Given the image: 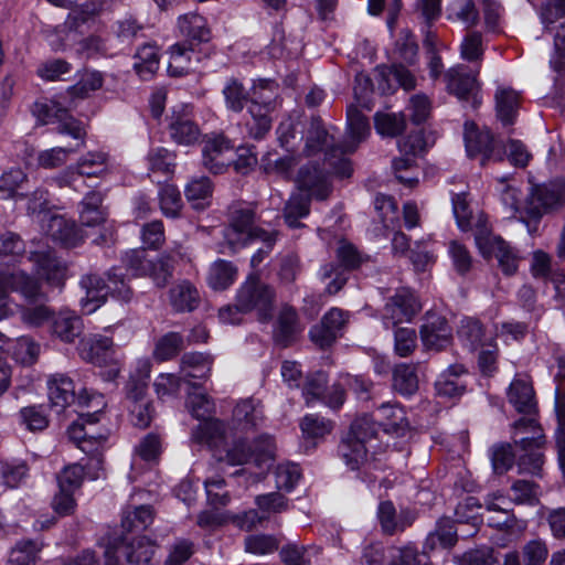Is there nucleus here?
Wrapping results in <instances>:
<instances>
[{"mask_svg":"<svg viewBox=\"0 0 565 565\" xmlns=\"http://www.w3.org/2000/svg\"><path fill=\"white\" fill-rule=\"evenodd\" d=\"M49 399L51 406L60 413L71 405L75 398V386L71 377L64 374H53L47 380Z\"/></svg>","mask_w":565,"mask_h":565,"instance_id":"obj_26","label":"nucleus"},{"mask_svg":"<svg viewBox=\"0 0 565 565\" xmlns=\"http://www.w3.org/2000/svg\"><path fill=\"white\" fill-rule=\"evenodd\" d=\"M302 330L303 327L297 310L287 303L282 305L274 324L273 339L275 343L287 348L296 341Z\"/></svg>","mask_w":565,"mask_h":565,"instance_id":"obj_16","label":"nucleus"},{"mask_svg":"<svg viewBox=\"0 0 565 565\" xmlns=\"http://www.w3.org/2000/svg\"><path fill=\"white\" fill-rule=\"evenodd\" d=\"M422 305L409 288H399L390 297L383 309V323L386 329L402 322H409L419 311Z\"/></svg>","mask_w":565,"mask_h":565,"instance_id":"obj_9","label":"nucleus"},{"mask_svg":"<svg viewBox=\"0 0 565 565\" xmlns=\"http://www.w3.org/2000/svg\"><path fill=\"white\" fill-rule=\"evenodd\" d=\"M377 88L382 94L392 93L397 86L406 90L413 89L416 85L414 75L403 65L392 66L380 65L375 68Z\"/></svg>","mask_w":565,"mask_h":565,"instance_id":"obj_17","label":"nucleus"},{"mask_svg":"<svg viewBox=\"0 0 565 565\" xmlns=\"http://www.w3.org/2000/svg\"><path fill=\"white\" fill-rule=\"evenodd\" d=\"M255 504L263 514L260 519H268L289 509V500L280 492H269L255 498Z\"/></svg>","mask_w":565,"mask_h":565,"instance_id":"obj_55","label":"nucleus"},{"mask_svg":"<svg viewBox=\"0 0 565 565\" xmlns=\"http://www.w3.org/2000/svg\"><path fill=\"white\" fill-rule=\"evenodd\" d=\"M70 439L85 454L90 455L87 463L88 469L100 470L103 466V457L98 448L104 444L103 436H94L86 431L85 425L78 420L74 422L67 430Z\"/></svg>","mask_w":565,"mask_h":565,"instance_id":"obj_19","label":"nucleus"},{"mask_svg":"<svg viewBox=\"0 0 565 565\" xmlns=\"http://www.w3.org/2000/svg\"><path fill=\"white\" fill-rule=\"evenodd\" d=\"M513 435H524L515 445L523 452L519 456L518 467L521 472L540 476L544 463V456L540 449L545 444V436L537 422L532 418H520L513 424Z\"/></svg>","mask_w":565,"mask_h":565,"instance_id":"obj_3","label":"nucleus"},{"mask_svg":"<svg viewBox=\"0 0 565 565\" xmlns=\"http://www.w3.org/2000/svg\"><path fill=\"white\" fill-rule=\"evenodd\" d=\"M263 420V406L255 399H243L234 407L232 424L234 429L238 431L245 434L253 431Z\"/></svg>","mask_w":565,"mask_h":565,"instance_id":"obj_22","label":"nucleus"},{"mask_svg":"<svg viewBox=\"0 0 565 565\" xmlns=\"http://www.w3.org/2000/svg\"><path fill=\"white\" fill-rule=\"evenodd\" d=\"M324 151V164L333 168L339 178H349L352 174L351 161L344 157L342 146L333 143V137L324 128L322 120L313 117L306 134L303 153L307 157Z\"/></svg>","mask_w":565,"mask_h":565,"instance_id":"obj_2","label":"nucleus"},{"mask_svg":"<svg viewBox=\"0 0 565 565\" xmlns=\"http://www.w3.org/2000/svg\"><path fill=\"white\" fill-rule=\"evenodd\" d=\"M108 156L105 152H88L82 157L75 169L78 174L85 177H99L106 171Z\"/></svg>","mask_w":565,"mask_h":565,"instance_id":"obj_62","label":"nucleus"},{"mask_svg":"<svg viewBox=\"0 0 565 565\" xmlns=\"http://www.w3.org/2000/svg\"><path fill=\"white\" fill-rule=\"evenodd\" d=\"M377 434L376 423L367 415L354 419L345 437L370 447Z\"/></svg>","mask_w":565,"mask_h":565,"instance_id":"obj_59","label":"nucleus"},{"mask_svg":"<svg viewBox=\"0 0 565 565\" xmlns=\"http://www.w3.org/2000/svg\"><path fill=\"white\" fill-rule=\"evenodd\" d=\"M457 532L454 522L449 519H441L437 522L436 529L427 537V545L431 548L440 546L443 548L451 547L457 542Z\"/></svg>","mask_w":565,"mask_h":565,"instance_id":"obj_53","label":"nucleus"},{"mask_svg":"<svg viewBox=\"0 0 565 565\" xmlns=\"http://www.w3.org/2000/svg\"><path fill=\"white\" fill-rule=\"evenodd\" d=\"M152 521V508L150 505H139L124 515L121 527L126 533H138L145 531Z\"/></svg>","mask_w":565,"mask_h":565,"instance_id":"obj_50","label":"nucleus"},{"mask_svg":"<svg viewBox=\"0 0 565 565\" xmlns=\"http://www.w3.org/2000/svg\"><path fill=\"white\" fill-rule=\"evenodd\" d=\"M156 547V544L146 536H139L131 541L124 536L120 545L113 547V551L115 553L120 551L131 565H152Z\"/></svg>","mask_w":565,"mask_h":565,"instance_id":"obj_21","label":"nucleus"},{"mask_svg":"<svg viewBox=\"0 0 565 565\" xmlns=\"http://www.w3.org/2000/svg\"><path fill=\"white\" fill-rule=\"evenodd\" d=\"M82 331L83 321L73 312L63 311L52 318V332L64 342H74Z\"/></svg>","mask_w":565,"mask_h":565,"instance_id":"obj_35","label":"nucleus"},{"mask_svg":"<svg viewBox=\"0 0 565 565\" xmlns=\"http://www.w3.org/2000/svg\"><path fill=\"white\" fill-rule=\"evenodd\" d=\"M168 72L171 76H183L193 68L194 45L175 43L169 49Z\"/></svg>","mask_w":565,"mask_h":565,"instance_id":"obj_34","label":"nucleus"},{"mask_svg":"<svg viewBox=\"0 0 565 565\" xmlns=\"http://www.w3.org/2000/svg\"><path fill=\"white\" fill-rule=\"evenodd\" d=\"M233 146L223 135H211L205 138L202 148V164L214 174L226 171L232 159L226 158Z\"/></svg>","mask_w":565,"mask_h":565,"instance_id":"obj_14","label":"nucleus"},{"mask_svg":"<svg viewBox=\"0 0 565 565\" xmlns=\"http://www.w3.org/2000/svg\"><path fill=\"white\" fill-rule=\"evenodd\" d=\"M134 68L142 79H149L159 68V55L156 45L146 43L135 54Z\"/></svg>","mask_w":565,"mask_h":565,"instance_id":"obj_47","label":"nucleus"},{"mask_svg":"<svg viewBox=\"0 0 565 565\" xmlns=\"http://www.w3.org/2000/svg\"><path fill=\"white\" fill-rule=\"evenodd\" d=\"M419 333L426 350L441 351L452 340L451 328L446 318L435 312L426 313L425 322L422 324Z\"/></svg>","mask_w":565,"mask_h":565,"instance_id":"obj_12","label":"nucleus"},{"mask_svg":"<svg viewBox=\"0 0 565 565\" xmlns=\"http://www.w3.org/2000/svg\"><path fill=\"white\" fill-rule=\"evenodd\" d=\"M508 401L516 412L532 415L536 411L535 394L527 375L518 374L508 388Z\"/></svg>","mask_w":565,"mask_h":565,"instance_id":"obj_20","label":"nucleus"},{"mask_svg":"<svg viewBox=\"0 0 565 565\" xmlns=\"http://www.w3.org/2000/svg\"><path fill=\"white\" fill-rule=\"evenodd\" d=\"M44 234L65 247H75L83 242L82 231L74 221L53 213L44 215L40 225Z\"/></svg>","mask_w":565,"mask_h":565,"instance_id":"obj_13","label":"nucleus"},{"mask_svg":"<svg viewBox=\"0 0 565 565\" xmlns=\"http://www.w3.org/2000/svg\"><path fill=\"white\" fill-rule=\"evenodd\" d=\"M484 257H495L499 267L505 275H513L518 270L519 256L516 250L504 239L498 237L490 244L489 250Z\"/></svg>","mask_w":565,"mask_h":565,"instance_id":"obj_37","label":"nucleus"},{"mask_svg":"<svg viewBox=\"0 0 565 565\" xmlns=\"http://www.w3.org/2000/svg\"><path fill=\"white\" fill-rule=\"evenodd\" d=\"M169 303L175 312H192L200 306L201 295L190 280L181 279L169 289Z\"/></svg>","mask_w":565,"mask_h":565,"instance_id":"obj_23","label":"nucleus"},{"mask_svg":"<svg viewBox=\"0 0 565 565\" xmlns=\"http://www.w3.org/2000/svg\"><path fill=\"white\" fill-rule=\"evenodd\" d=\"M256 214L250 205L238 206L231 212L230 225L224 232V237L233 250L244 247L254 241H262L268 247L274 246L278 233L266 231L255 226Z\"/></svg>","mask_w":565,"mask_h":565,"instance_id":"obj_4","label":"nucleus"},{"mask_svg":"<svg viewBox=\"0 0 565 565\" xmlns=\"http://www.w3.org/2000/svg\"><path fill=\"white\" fill-rule=\"evenodd\" d=\"M33 260L39 274L50 284L61 285L65 278V267L51 253H35Z\"/></svg>","mask_w":565,"mask_h":565,"instance_id":"obj_44","label":"nucleus"},{"mask_svg":"<svg viewBox=\"0 0 565 565\" xmlns=\"http://www.w3.org/2000/svg\"><path fill=\"white\" fill-rule=\"evenodd\" d=\"M237 268L231 262L217 259L210 266L207 284L214 290H225L235 281Z\"/></svg>","mask_w":565,"mask_h":565,"instance_id":"obj_39","label":"nucleus"},{"mask_svg":"<svg viewBox=\"0 0 565 565\" xmlns=\"http://www.w3.org/2000/svg\"><path fill=\"white\" fill-rule=\"evenodd\" d=\"M103 201V194L97 191H90L84 196L79 204V220L83 225L97 226L106 221Z\"/></svg>","mask_w":565,"mask_h":565,"instance_id":"obj_32","label":"nucleus"},{"mask_svg":"<svg viewBox=\"0 0 565 565\" xmlns=\"http://www.w3.org/2000/svg\"><path fill=\"white\" fill-rule=\"evenodd\" d=\"M160 209L164 216L175 218L183 206L180 191L172 184L161 186L159 191Z\"/></svg>","mask_w":565,"mask_h":565,"instance_id":"obj_60","label":"nucleus"},{"mask_svg":"<svg viewBox=\"0 0 565 565\" xmlns=\"http://www.w3.org/2000/svg\"><path fill=\"white\" fill-rule=\"evenodd\" d=\"M374 122L376 131L385 137H396L406 128L405 118L402 114H376Z\"/></svg>","mask_w":565,"mask_h":565,"instance_id":"obj_63","label":"nucleus"},{"mask_svg":"<svg viewBox=\"0 0 565 565\" xmlns=\"http://www.w3.org/2000/svg\"><path fill=\"white\" fill-rule=\"evenodd\" d=\"M178 28L181 34L186 38L192 45L207 42L211 38L205 18L195 12L180 15L178 19Z\"/></svg>","mask_w":565,"mask_h":565,"instance_id":"obj_30","label":"nucleus"},{"mask_svg":"<svg viewBox=\"0 0 565 565\" xmlns=\"http://www.w3.org/2000/svg\"><path fill=\"white\" fill-rule=\"evenodd\" d=\"M328 387V375L322 371H317L307 376L306 383L302 390V395L308 406L312 405L318 401H323L324 393Z\"/></svg>","mask_w":565,"mask_h":565,"instance_id":"obj_56","label":"nucleus"},{"mask_svg":"<svg viewBox=\"0 0 565 565\" xmlns=\"http://www.w3.org/2000/svg\"><path fill=\"white\" fill-rule=\"evenodd\" d=\"M268 107V105L259 106L257 103L249 102L245 126L250 138L260 140L270 131L273 114L276 110Z\"/></svg>","mask_w":565,"mask_h":565,"instance_id":"obj_29","label":"nucleus"},{"mask_svg":"<svg viewBox=\"0 0 565 565\" xmlns=\"http://www.w3.org/2000/svg\"><path fill=\"white\" fill-rule=\"evenodd\" d=\"M377 422L383 431L396 437H403L409 429L405 411L396 405L385 403L377 408Z\"/></svg>","mask_w":565,"mask_h":565,"instance_id":"obj_24","label":"nucleus"},{"mask_svg":"<svg viewBox=\"0 0 565 565\" xmlns=\"http://www.w3.org/2000/svg\"><path fill=\"white\" fill-rule=\"evenodd\" d=\"M302 437L307 441H316L323 439L333 429V423L317 414L306 415L300 422Z\"/></svg>","mask_w":565,"mask_h":565,"instance_id":"obj_48","label":"nucleus"},{"mask_svg":"<svg viewBox=\"0 0 565 565\" xmlns=\"http://www.w3.org/2000/svg\"><path fill=\"white\" fill-rule=\"evenodd\" d=\"M113 347V340L105 335L94 334L85 337L78 345L79 355L88 362L99 363L107 351Z\"/></svg>","mask_w":565,"mask_h":565,"instance_id":"obj_41","label":"nucleus"},{"mask_svg":"<svg viewBox=\"0 0 565 565\" xmlns=\"http://www.w3.org/2000/svg\"><path fill=\"white\" fill-rule=\"evenodd\" d=\"M477 75L478 72H471L465 65L449 68L445 74L448 93L455 95L459 100H471V106L477 108L481 104Z\"/></svg>","mask_w":565,"mask_h":565,"instance_id":"obj_10","label":"nucleus"},{"mask_svg":"<svg viewBox=\"0 0 565 565\" xmlns=\"http://www.w3.org/2000/svg\"><path fill=\"white\" fill-rule=\"evenodd\" d=\"M213 185L207 177L191 180L185 186V198L195 210H203L210 204Z\"/></svg>","mask_w":565,"mask_h":565,"instance_id":"obj_46","label":"nucleus"},{"mask_svg":"<svg viewBox=\"0 0 565 565\" xmlns=\"http://www.w3.org/2000/svg\"><path fill=\"white\" fill-rule=\"evenodd\" d=\"M377 516L382 526V530L386 534H394L398 531H404L412 524V520L397 521L396 510L391 501H383L379 504Z\"/></svg>","mask_w":565,"mask_h":565,"instance_id":"obj_57","label":"nucleus"},{"mask_svg":"<svg viewBox=\"0 0 565 565\" xmlns=\"http://www.w3.org/2000/svg\"><path fill=\"white\" fill-rule=\"evenodd\" d=\"M104 83L103 74L98 71H84L79 79L71 87L67 93L75 98H87L93 92L102 88Z\"/></svg>","mask_w":565,"mask_h":565,"instance_id":"obj_51","label":"nucleus"},{"mask_svg":"<svg viewBox=\"0 0 565 565\" xmlns=\"http://www.w3.org/2000/svg\"><path fill=\"white\" fill-rule=\"evenodd\" d=\"M147 266L145 277H149L158 288H164L173 276L174 260L171 254H162Z\"/></svg>","mask_w":565,"mask_h":565,"instance_id":"obj_42","label":"nucleus"},{"mask_svg":"<svg viewBox=\"0 0 565 565\" xmlns=\"http://www.w3.org/2000/svg\"><path fill=\"white\" fill-rule=\"evenodd\" d=\"M465 145L469 157L481 156V166L504 160V146L497 142L488 129L480 130L473 122L465 124Z\"/></svg>","mask_w":565,"mask_h":565,"instance_id":"obj_6","label":"nucleus"},{"mask_svg":"<svg viewBox=\"0 0 565 565\" xmlns=\"http://www.w3.org/2000/svg\"><path fill=\"white\" fill-rule=\"evenodd\" d=\"M106 277L107 281L97 274L82 276L79 286L85 291V296L81 299V305L86 313L96 311L105 303L108 295L122 302H129L132 299V288L120 268H110Z\"/></svg>","mask_w":565,"mask_h":565,"instance_id":"obj_1","label":"nucleus"},{"mask_svg":"<svg viewBox=\"0 0 565 565\" xmlns=\"http://www.w3.org/2000/svg\"><path fill=\"white\" fill-rule=\"evenodd\" d=\"M565 204V181H551L531 189L527 198V213L539 217L544 213L555 212Z\"/></svg>","mask_w":565,"mask_h":565,"instance_id":"obj_8","label":"nucleus"},{"mask_svg":"<svg viewBox=\"0 0 565 565\" xmlns=\"http://www.w3.org/2000/svg\"><path fill=\"white\" fill-rule=\"evenodd\" d=\"M43 545V542L38 540L19 541L11 551L9 565H34Z\"/></svg>","mask_w":565,"mask_h":565,"instance_id":"obj_49","label":"nucleus"},{"mask_svg":"<svg viewBox=\"0 0 565 565\" xmlns=\"http://www.w3.org/2000/svg\"><path fill=\"white\" fill-rule=\"evenodd\" d=\"M393 387L403 396H412L418 391L416 366L401 363L393 370Z\"/></svg>","mask_w":565,"mask_h":565,"instance_id":"obj_43","label":"nucleus"},{"mask_svg":"<svg viewBox=\"0 0 565 565\" xmlns=\"http://www.w3.org/2000/svg\"><path fill=\"white\" fill-rule=\"evenodd\" d=\"M183 348V338L178 332H169L161 337L154 348L153 358L159 362L173 359Z\"/></svg>","mask_w":565,"mask_h":565,"instance_id":"obj_58","label":"nucleus"},{"mask_svg":"<svg viewBox=\"0 0 565 565\" xmlns=\"http://www.w3.org/2000/svg\"><path fill=\"white\" fill-rule=\"evenodd\" d=\"M331 175L338 177L333 168L324 164L322 167L317 161H310L302 166L298 172L297 182L299 191L318 201L327 200L332 191Z\"/></svg>","mask_w":565,"mask_h":565,"instance_id":"obj_7","label":"nucleus"},{"mask_svg":"<svg viewBox=\"0 0 565 565\" xmlns=\"http://www.w3.org/2000/svg\"><path fill=\"white\" fill-rule=\"evenodd\" d=\"M20 424L30 431H42L49 426V416L43 405L22 407L19 412Z\"/></svg>","mask_w":565,"mask_h":565,"instance_id":"obj_54","label":"nucleus"},{"mask_svg":"<svg viewBox=\"0 0 565 565\" xmlns=\"http://www.w3.org/2000/svg\"><path fill=\"white\" fill-rule=\"evenodd\" d=\"M225 438V425L216 418L201 422L191 434V439L199 445L217 447Z\"/></svg>","mask_w":565,"mask_h":565,"instance_id":"obj_33","label":"nucleus"},{"mask_svg":"<svg viewBox=\"0 0 565 565\" xmlns=\"http://www.w3.org/2000/svg\"><path fill=\"white\" fill-rule=\"evenodd\" d=\"M338 452L349 469L358 470L366 462L369 446L344 437L338 447Z\"/></svg>","mask_w":565,"mask_h":565,"instance_id":"obj_45","label":"nucleus"},{"mask_svg":"<svg viewBox=\"0 0 565 565\" xmlns=\"http://www.w3.org/2000/svg\"><path fill=\"white\" fill-rule=\"evenodd\" d=\"M276 298V289L256 276H249L236 292L238 308L244 312L255 311L260 322L271 319Z\"/></svg>","mask_w":565,"mask_h":565,"instance_id":"obj_5","label":"nucleus"},{"mask_svg":"<svg viewBox=\"0 0 565 565\" xmlns=\"http://www.w3.org/2000/svg\"><path fill=\"white\" fill-rule=\"evenodd\" d=\"M250 103H257L259 106L277 110L278 103V85L271 79H259L254 84L250 93Z\"/></svg>","mask_w":565,"mask_h":565,"instance_id":"obj_52","label":"nucleus"},{"mask_svg":"<svg viewBox=\"0 0 565 565\" xmlns=\"http://www.w3.org/2000/svg\"><path fill=\"white\" fill-rule=\"evenodd\" d=\"M149 170L169 178L174 172L175 156L164 148L152 149L148 153Z\"/></svg>","mask_w":565,"mask_h":565,"instance_id":"obj_61","label":"nucleus"},{"mask_svg":"<svg viewBox=\"0 0 565 565\" xmlns=\"http://www.w3.org/2000/svg\"><path fill=\"white\" fill-rule=\"evenodd\" d=\"M169 134L175 143L182 146L194 145L201 136L199 126L188 114L175 111L170 119Z\"/></svg>","mask_w":565,"mask_h":565,"instance_id":"obj_28","label":"nucleus"},{"mask_svg":"<svg viewBox=\"0 0 565 565\" xmlns=\"http://www.w3.org/2000/svg\"><path fill=\"white\" fill-rule=\"evenodd\" d=\"M312 198L298 191L292 193L284 207V218L289 227H300V218L308 216Z\"/></svg>","mask_w":565,"mask_h":565,"instance_id":"obj_40","label":"nucleus"},{"mask_svg":"<svg viewBox=\"0 0 565 565\" xmlns=\"http://www.w3.org/2000/svg\"><path fill=\"white\" fill-rule=\"evenodd\" d=\"M457 335L462 345L475 351L487 344V337L482 323L470 317H466L460 321Z\"/></svg>","mask_w":565,"mask_h":565,"instance_id":"obj_36","label":"nucleus"},{"mask_svg":"<svg viewBox=\"0 0 565 565\" xmlns=\"http://www.w3.org/2000/svg\"><path fill=\"white\" fill-rule=\"evenodd\" d=\"M388 554L390 563L386 565H430L426 554L412 546L391 547Z\"/></svg>","mask_w":565,"mask_h":565,"instance_id":"obj_64","label":"nucleus"},{"mask_svg":"<svg viewBox=\"0 0 565 565\" xmlns=\"http://www.w3.org/2000/svg\"><path fill=\"white\" fill-rule=\"evenodd\" d=\"M150 372L151 364L148 360L137 361L135 370L130 373L124 387V406L150 401L147 395Z\"/></svg>","mask_w":565,"mask_h":565,"instance_id":"obj_18","label":"nucleus"},{"mask_svg":"<svg viewBox=\"0 0 565 565\" xmlns=\"http://www.w3.org/2000/svg\"><path fill=\"white\" fill-rule=\"evenodd\" d=\"M212 364L211 355L190 352L182 355L180 370L184 380H206L210 376Z\"/></svg>","mask_w":565,"mask_h":565,"instance_id":"obj_31","label":"nucleus"},{"mask_svg":"<svg viewBox=\"0 0 565 565\" xmlns=\"http://www.w3.org/2000/svg\"><path fill=\"white\" fill-rule=\"evenodd\" d=\"M467 374L463 364L449 365L437 379L435 387L437 394L446 397H457L465 393L466 384L462 376Z\"/></svg>","mask_w":565,"mask_h":565,"instance_id":"obj_27","label":"nucleus"},{"mask_svg":"<svg viewBox=\"0 0 565 565\" xmlns=\"http://www.w3.org/2000/svg\"><path fill=\"white\" fill-rule=\"evenodd\" d=\"M348 320L349 312L337 307L331 308L320 322L310 329L309 338L319 348H329L342 335Z\"/></svg>","mask_w":565,"mask_h":565,"instance_id":"obj_11","label":"nucleus"},{"mask_svg":"<svg viewBox=\"0 0 565 565\" xmlns=\"http://www.w3.org/2000/svg\"><path fill=\"white\" fill-rule=\"evenodd\" d=\"M497 116L504 126L514 122L518 107L519 93L512 88H498L494 95Z\"/></svg>","mask_w":565,"mask_h":565,"instance_id":"obj_38","label":"nucleus"},{"mask_svg":"<svg viewBox=\"0 0 565 565\" xmlns=\"http://www.w3.org/2000/svg\"><path fill=\"white\" fill-rule=\"evenodd\" d=\"M0 282L8 294L18 292L28 302L41 301L45 298L40 281L23 270L1 273Z\"/></svg>","mask_w":565,"mask_h":565,"instance_id":"obj_15","label":"nucleus"},{"mask_svg":"<svg viewBox=\"0 0 565 565\" xmlns=\"http://www.w3.org/2000/svg\"><path fill=\"white\" fill-rule=\"evenodd\" d=\"M369 134L367 118L355 105H350L347 109V140L342 146L344 153L353 152Z\"/></svg>","mask_w":565,"mask_h":565,"instance_id":"obj_25","label":"nucleus"}]
</instances>
